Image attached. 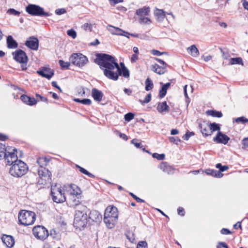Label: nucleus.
Masks as SVG:
<instances>
[{"instance_id": "473e14b6", "label": "nucleus", "mask_w": 248, "mask_h": 248, "mask_svg": "<svg viewBox=\"0 0 248 248\" xmlns=\"http://www.w3.org/2000/svg\"><path fill=\"white\" fill-rule=\"evenodd\" d=\"M206 114L214 117L220 118L222 116V114L220 111L214 110H208L206 111Z\"/></svg>"}, {"instance_id": "bb28decb", "label": "nucleus", "mask_w": 248, "mask_h": 248, "mask_svg": "<svg viewBox=\"0 0 248 248\" xmlns=\"http://www.w3.org/2000/svg\"><path fill=\"white\" fill-rule=\"evenodd\" d=\"M88 218L93 221L97 222L102 218V216L98 211L93 210L90 212Z\"/></svg>"}, {"instance_id": "9b49d317", "label": "nucleus", "mask_w": 248, "mask_h": 248, "mask_svg": "<svg viewBox=\"0 0 248 248\" xmlns=\"http://www.w3.org/2000/svg\"><path fill=\"white\" fill-rule=\"evenodd\" d=\"M34 236L40 240H45L48 235L47 230L44 227L37 226L34 227L32 230Z\"/></svg>"}, {"instance_id": "4be33fe9", "label": "nucleus", "mask_w": 248, "mask_h": 248, "mask_svg": "<svg viewBox=\"0 0 248 248\" xmlns=\"http://www.w3.org/2000/svg\"><path fill=\"white\" fill-rule=\"evenodd\" d=\"M20 99L24 103L30 106H33L37 103V101L34 98L29 97L25 94L22 95Z\"/></svg>"}, {"instance_id": "4d7b16f0", "label": "nucleus", "mask_w": 248, "mask_h": 248, "mask_svg": "<svg viewBox=\"0 0 248 248\" xmlns=\"http://www.w3.org/2000/svg\"><path fill=\"white\" fill-rule=\"evenodd\" d=\"M151 53L155 56H161V55L163 54L164 52H160L157 50L156 49H153L151 51Z\"/></svg>"}, {"instance_id": "1a4fd4ad", "label": "nucleus", "mask_w": 248, "mask_h": 248, "mask_svg": "<svg viewBox=\"0 0 248 248\" xmlns=\"http://www.w3.org/2000/svg\"><path fill=\"white\" fill-rule=\"evenodd\" d=\"M27 12L32 16H49V13L45 12L44 9L35 4H29L26 8Z\"/></svg>"}, {"instance_id": "49530a36", "label": "nucleus", "mask_w": 248, "mask_h": 248, "mask_svg": "<svg viewBox=\"0 0 248 248\" xmlns=\"http://www.w3.org/2000/svg\"><path fill=\"white\" fill-rule=\"evenodd\" d=\"M151 99V95L150 93L147 94V95L145 97V99L143 100H140V102L143 105L144 104H146L149 103Z\"/></svg>"}, {"instance_id": "7c9ffc66", "label": "nucleus", "mask_w": 248, "mask_h": 248, "mask_svg": "<svg viewBox=\"0 0 248 248\" xmlns=\"http://www.w3.org/2000/svg\"><path fill=\"white\" fill-rule=\"evenodd\" d=\"M189 54L194 57H197L199 56L200 52L195 45H193L188 47L187 49Z\"/></svg>"}, {"instance_id": "0eeeda50", "label": "nucleus", "mask_w": 248, "mask_h": 248, "mask_svg": "<svg viewBox=\"0 0 248 248\" xmlns=\"http://www.w3.org/2000/svg\"><path fill=\"white\" fill-rule=\"evenodd\" d=\"M12 55L15 60L21 64L22 70L25 71L27 70V63L28 61V58L26 53L22 50L18 49L13 52Z\"/></svg>"}, {"instance_id": "cd10ccee", "label": "nucleus", "mask_w": 248, "mask_h": 248, "mask_svg": "<svg viewBox=\"0 0 248 248\" xmlns=\"http://www.w3.org/2000/svg\"><path fill=\"white\" fill-rule=\"evenodd\" d=\"M117 219H115L114 218L113 219L105 217H104V221L108 229H112L114 228L117 222Z\"/></svg>"}, {"instance_id": "bf43d9fd", "label": "nucleus", "mask_w": 248, "mask_h": 248, "mask_svg": "<svg viewBox=\"0 0 248 248\" xmlns=\"http://www.w3.org/2000/svg\"><path fill=\"white\" fill-rule=\"evenodd\" d=\"M137 140L133 139L131 140V143L133 144L137 148H141L142 146H140V143L137 142Z\"/></svg>"}, {"instance_id": "8fccbe9b", "label": "nucleus", "mask_w": 248, "mask_h": 248, "mask_svg": "<svg viewBox=\"0 0 248 248\" xmlns=\"http://www.w3.org/2000/svg\"><path fill=\"white\" fill-rule=\"evenodd\" d=\"M123 33H122V34L121 35V36H125V37H127V38H129L130 35L131 36H133V37H139V34H138L130 33L125 31H124V32H123Z\"/></svg>"}, {"instance_id": "9d476101", "label": "nucleus", "mask_w": 248, "mask_h": 248, "mask_svg": "<svg viewBox=\"0 0 248 248\" xmlns=\"http://www.w3.org/2000/svg\"><path fill=\"white\" fill-rule=\"evenodd\" d=\"M17 150L12 147L9 148L8 150L5 154L3 158H4L5 163L7 165H11L15 163L16 161L19 160L17 159L16 154Z\"/></svg>"}, {"instance_id": "5701e85b", "label": "nucleus", "mask_w": 248, "mask_h": 248, "mask_svg": "<svg viewBox=\"0 0 248 248\" xmlns=\"http://www.w3.org/2000/svg\"><path fill=\"white\" fill-rule=\"evenodd\" d=\"M92 96L94 100L100 102L102 99L103 93L101 91L93 88L92 91Z\"/></svg>"}, {"instance_id": "393cba45", "label": "nucleus", "mask_w": 248, "mask_h": 248, "mask_svg": "<svg viewBox=\"0 0 248 248\" xmlns=\"http://www.w3.org/2000/svg\"><path fill=\"white\" fill-rule=\"evenodd\" d=\"M107 29L113 35L121 36L123 33V32H124V31L122 29L111 25H108Z\"/></svg>"}, {"instance_id": "a878e982", "label": "nucleus", "mask_w": 248, "mask_h": 248, "mask_svg": "<svg viewBox=\"0 0 248 248\" xmlns=\"http://www.w3.org/2000/svg\"><path fill=\"white\" fill-rule=\"evenodd\" d=\"M154 15L158 22L162 21L166 17L165 12L162 9H156Z\"/></svg>"}, {"instance_id": "09e8293b", "label": "nucleus", "mask_w": 248, "mask_h": 248, "mask_svg": "<svg viewBox=\"0 0 248 248\" xmlns=\"http://www.w3.org/2000/svg\"><path fill=\"white\" fill-rule=\"evenodd\" d=\"M137 248H148V245L146 241H140L137 246Z\"/></svg>"}, {"instance_id": "c85d7f7f", "label": "nucleus", "mask_w": 248, "mask_h": 248, "mask_svg": "<svg viewBox=\"0 0 248 248\" xmlns=\"http://www.w3.org/2000/svg\"><path fill=\"white\" fill-rule=\"evenodd\" d=\"M205 172L207 175L212 176L216 178H221L223 174L219 171L211 170L207 169L205 170Z\"/></svg>"}, {"instance_id": "3c124183", "label": "nucleus", "mask_w": 248, "mask_h": 248, "mask_svg": "<svg viewBox=\"0 0 248 248\" xmlns=\"http://www.w3.org/2000/svg\"><path fill=\"white\" fill-rule=\"evenodd\" d=\"M67 33L69 36L72 37L73 39L76 38L77 37V33L73 29L68 30Z\"/></svg>"}, {"instance_id": "f03ea898", "label": "nucleus", "mask_w": 248, "mask_h": 248, "mask_svg": "<svg viewBox=\"0 0 248 248\" xmlns=\"http://www.w3.org/2000/svg\"><path fill=\"white\" fill-rule=\"evenodd\" d=\"M88 208L83 204H76V213L74 221L76 229L81 230L85 228L88 222Z\"/></svg>"}, {"instance_id": "7ed1b4c3", "label": "nucleus", "mask_w": 248, "mask_h": 248, "mask_svg": "<svg viewBox=\"0 0 248 248\" xmlns=\"http://www.w3.org/2000/svg\"><path fill=\"white\" fill-rule=\"evenodd\" d=\"M37 162L40 167L38 170V173L39 178L38 181V184L39 185L46 186L51 182V172L44 166H46L48 161L46 157H40L37 160Z\"/></svg>"}, {"instance_id": "79ce46f5", "label": "nucleus", "mask_w": 248, "mask_h": 248, "mask_svg": "<svg viewBox=\"0 0 248 248\" xmlns=\"http://www.w3.org/2000/svg\"><path fill=\"white\" fill-rule=\"evenodd\" d=\"M216 168L219 170V171H220V172L227 170L229 169V167L228 166H222L221 163L217 164L216 165Z\"/></svg>"}, {"instance_id": "e433bc0d", "label": "nucleus", "mask_w": 248, "mask_h": 248, "mask_svg": "<svg viewBox=\"0 0 248 248\" xmlns=\"http://www.w3.org/2000/svg\"><path fill=\"white\" fill-rule=\"evenodd\" d=\"M76 167L79 169V170L82 173L88 176L89 177L91 178H93L94 177V176L88 171L86 169H84L83 168L77 165Z\"/></svg>"}, {"instance_id": "6e6552de", "label": "nucleus", "mask_w": 248, "mask_h": 248, "mask_svg": "<svg viewBox=\"0 0 248 248\" xmlns=\"http://www.w3.org/2000/svg\"><path fill=\"white\" fill-rule=\"evenodd\" d=\"M70 60L73 64L80 67L84 66L88 62L87 57L81 53H74Z\"/></svg>"}, {"instance_id": "ddd939ff", "label": "nucleus", "mask_w": 248, "mask_h": 248, "mask_svg": "<svg viewBox=\"0 0 248 248\" xmlns=\"http://www.w3.org/2000/svg\"><path fill=\"white\" fill-rule=\"evenodd\" d=\"M37 73L42 77L50 79L54 74V71L50 68L43 67L37 71Z\"/></svg>"}, {"instance_id": "6e6d98bb", "label": "nucleus", "mask_w": 248, "mask_h": 248, "mask_svg": "<svg viewBox=\"0 0 248 248\" xmlns=\"http://www.w3.org/2000/svg\"><path fill=\"white\" fill-rule=\"evenodd\" d=\"M66 12L64 8L57 9L55 10V14L58 15L63 14Z\"/></svg>"}, {"instance_id": "aec40b11", "label": "nucleus", "mask_w": 248, "mask_h": 248, "mask_svg": "<svg viewBox=\"0 0 248 248\" xmlns=\"http://www.w3.org/2000/svg\"><path fill=\"white\" fill-rule=\"evenodd\" d=\"M150 12L149 7L144 6L141 8L137 9L136 11V14L139 16V18L148 16Z\"/></svg>"}, {"instance_id": "603ef678", "label": "nucleus", "mask_w": 248, "mask_h": 248, "mask_svg": "<svg viewBox=\"0 0 248 248\" xmlns=\"http://www.w3.org/2000/svg\"><path fill=\"white\" fill-rule=\"evenodd\" d=\"M169 140L171 142L176 144H178V142L181 141L180 139L178 137H169Z\"/></svg>"}, {"instance_id": "f257e3e1", "label": "nucleus", "mask_w": 248, "mask_h": 248, "mask_svg": "<svg viewBox=\"0 0 248 248\" xmlns=\"http://www.w3.org/2000/svg\"><path fill=\"white\" fill-rule=\"evenodd\" d=\"M94 62L103 70L104 75L108 78L117 80L119 76L123 75L127 78L129 77V72L126 67L121 69L116 59L113 56L104 53H97Z\"/></svg>"}, {"instance_id": "680f3d73", "label": "nucleus", "mask_w": 248, "mask_h": 248, "mask_svg": "<svg viewBox=\"0 0 248 248\" xmlns=\"http://www.w3.org/2000/svg\"><path fill=\"white\" fill-rule=\"evenodd\" d=\"M217 248H228V247L225 243L219 242Z\"/></svg>"}, {"instance_id": "20e7f679", "label": "nucleus", "mask_w": 248, "mask_h": 248, "mask_svg": "<svg viewBox=\"0 0 248 248\" xmlns=\"http://www.w3.org/2000/svg\"><path fill=\"white\" fill-rule=\"evenodd\" d=\"M11 165L9 173L15 177L18 178L23 176L28 170L26 164L21 160L16 161Z\"/></svg>"}, {"instance_id": "13d9d810", "label": "nucleus", "mask_w": 248, "mask_h": 248, "mask_svg": "<svg viewBox=\"0 0 248 248\" xmlns=\"http://www.w3.org/2000/svg\"><path fill=\"white\" fill-rule=\"evenodd\" d=\"M92 103V101L89 99H83L81 100L80 103L84 105H90Z\"/></svg>"}, {"instance_id": "774afa93", "label": "nucleus", "mask_w": 248, "mask_h": 248, "mask_svg": "<svg viewBox=\"0 0 248 248\" xmlns=\"http://www.w3.org/2000/svg\"><path fill=\"white\" fill-rule=\"evenodd\" d=\"M243 145L245 147L248 148V137L244 138L242 140Z\"/></svg>"}, {"instance_id": "c9c22d12", "label": "nucleus", "mask_w": 248, "mask_h": 248, "mask_svg": "<svg viewBox=\"0 0 248 248\" xmlns=\"http://www.w3.org/2000/svg\"><path fill=\"white\" fill-rule=\"evenodd\" d=\"M145 90L149 91L153 88L154 84L150 78H147L145 81Z\"/></svg>"}, {"instance_id": "338daca9", "label": "nucleus", "mask_w": 248, "mask_h": 248, "mask_svg": "<svg viewBox=\"0 0 248 248\" xmlns=\"http://www.w3.org/2000/svg\"><path fill=\"white\" fill-rule=\"evenodd\" d=\"M130 234H127L126 235V237L131 243H134L135 241V238L134 237V235H133V234H131V236H130Z\"/></svg>"}, {"instance_id": "b1692460", "label": "nucleus", "mask_w": 248, "mask_h": 248, "mask_svg": "<svg viewBox=\"0 0 248 248\" xmlns=\"http://www.w3.org/2000/svg\"><path fill=\"white\" fill-rule=\"evenodd\" d=\"M156 109L159 113H162L163 112H169L170 107L167 105V102L166 101H164L158 104Z\"/></svg>"}, {"instance_id": "a211bd4d", "label": "nucleus", "mask_w": 248, "mask_h": 248, "mask_svg": "<svg viewBox=\"0 0 248 248\" xmlns=\"http://www.w3.org/2000/svg\"><path fill=\"white\" fill-rule=\"evenodd\" d=\"M199 127L202 135L208 136L211 135V131L210 129L209 124L205 122L199 124Z\"/></svg>"}, {"instance_id": "39448f33", "label": "nucleus", "mask_w": 248, "mask_h": 248, "mask_svg": "<svg viewBox=\"0 0 248 248\" xmlns=\"http://www.w3.org/2000/svg\"><path fill=\"white\" fill-rule=\"evenodd\" d=\"M36 219L34 212L25 210H21L18 214V221L21 224L25 226L32 225Z\"/></svg>"}, {"instance_id": "de8ad7c7", "label": "nucleus", "mask_w": 248, "mask_h": 248, "mask_svg": "<svg viewBox=\"0 0 248 248\" xmlns=\"http://www.w3.org/2000/svg\"><path fill=\"white\" fill-rule=\"evenodd\" d=\"M134 117V114L132 113L129 112L124 115V120L127 122L132 120Z\"/></svg>"}, {"instance_id": "4c0bfd02", "label": "nucleus", "mask_w": 248, "mask_h": 248, "mask_svg": "<svg viewBox=\"0 0 248 248\" xmlns=\"http://www.w3.org/2000/svg\"><path fill=\"white\" fill-rule=\"evenodd\" d=\"M209 125L210 126V129L211 131V134L213 132L216 131H219L220 130V127L218 124H217L215 123L209 124Z\"/></svg>"}, {"instance_id": "5fc2aeb1", "label": "nucleus", "mask_w": 248, "mask_h": 248, "mask_svg": "<svg viewBox=\"0 0 248 248\" xmlns=\"http://www.w3.org/2000/svg\"><path fill=\"white\" fill-rule=\"evenodd\" d=\"M129 194L136 201L138 202H144V201L134 195L133 193L130 192Z\"/></svg>"}, {"instance_id": "58836bf2", "label": "nucleus", "mask_w": 248, "mask_h": 248, "mask_svg": "<svg viewBox=\"0 0 248 248\" xmlns=\"http://www.w3.org/2000/svg\"><path fill=\"white\" fill-rule=\"evenodd\" d=\"M139 22L140 24H150L152 22L150 18L146 16L139 18Z\"/></svg>"}, {"instance_id": "dca6fc26", "label": "nucleus", "mask_w": 248, "mask_h": 248, "mask_svg": "<svg viewBox=\"0 0 248 248\" xmlns=\"http://www.w3.org/2000/svg\"><path fill=\"white\" fill-rule=\"evenodd\" d=\"M1 240L7 248L13 247L15 244V239L11 235L3 234L1 237Z\"/></svg>"}, {"instance_id": "a18cd8bd", "label": "nucleus", "mask_w": 248, "mask_h": 248, "mask_svg": "<svg viewBox=\"0 0 248 248\" xmlns=\"http://www.w3.org/2000/svg\"><path fill=\"white\" fill-rule=\"evenodd\" d=\"M92 26L91 24L86 23L82 26V28L85 31H91L92 30Z\"/></svg>"}, {"instance_id": "a19ab883", "label": "nucleus", "mask_w": 248, "mask_h": 248, "mask_svg": "<svg viewBox=\"0 0 248 248\" xmlns=\"http://www.w3.org/2000/svg\"><path fill=\"white\" fill-rule=\"evenodd\" d=\"M7 13L10 15H14L15 16H19L20 14V12L16 10L13 8H10L8 9L7 11Z\"/></svg>"}, {"instance_id": "ea45409f", "label": "nucleus", "mask_w": 248, "mask_h": 248, "mask_svg": "<svg viewBox=\"0 0 248 248\" xmlns=\"http://www.w3.org/2000/svg\"><path fill=\"white\" fill-rule=\"evenodd\" d=\"M236 123H241L242 124H245L246 123H248V119L246 118L245 117H240L236 118H235L233 120V122Z\"/></svg>"}, {"instance_id": "f704fd0d", "label": "nucleus", "mask_w": 248, "mask_h": 248, "mask_svg": "<svg viewBox=\"0 0 248 248\" xmlns=\"http://www.w3.org/2000/svg\"><path fill=\"white\" fill-rule=\"evenodd\" d=\"M8 150V148H6L5 145L0 142V159L3 158Z\"/></svg>"}, {"instance_id": "c03bdc74", "label": "nucleus", "mask_w": 248, "mask_h": 248, "mask_svg": "<svg viewBox=\"0 0 248 248\" xmlns=\"http://www.w3.org/2000/svg\"><path fill=\"white\" fill-rule=\"evenodd\" d=\"M153 157L155 158H156L158 160H163L165 159V154H159L157 153H154L152 155Z\"/></svg>"}, {"instance_id": "2eb2a0df", "label": "nucleus", "mask_w": 248, "mask_h": 248, "mask_svg": "<svg viewBox=\"0 0 248 248\" xmlns=\"http://www.w3.org/2000/svg\"><path fill=\"white\" fill-rule=\"evenodd\" d=\"M213 140L217 143L226 144L230 140V138L219 131L217 133L216 136L214 138Z\"/></svg>"}, {"instance_id": "2f4dec72", "label": "nucleus", "mask_w": 248, "mask_h": 248, "mask_svg": "<svg viewBox=\"0 0 248 248\" xmlns=\"http://www.w3.org/2000/svg\"><path fill=\"white\" fill-rule=\"evenodd\" d=\"M170 86V83L168 82L163 85L161 90L159 91V96L160 98L164 97L167 93V90L169 88Z\"/></svg>"}, {"instance_id": "864d4df0", "label": "nucleus", "mask_w": 248, "mask_h": 248, "mask_svg": "<svg viewBox=\"0 0 248 248\" xmlns=\"http://www.w3.org/2000/svg\"><path fill=\"white\" fill-rule=\"evenodd\" d=\"M193 135H194L193 132L188 131L183 136L182 138L184 140H187L189 139V138Z\"/></svg>"}, {"instance_id": "f3484780", "label": "nucleus", "mask_w": 248, "mask_h": 248, "mask_svg": "<svg viewBox=\"0 0 248 248\" xmlns=\"http://www.w3.org/2000/svg\"><path fill=\"white\" fill-rule=\"evenodd\" d=\"M159 168L164 172L168 174H172L174 173V169L166 162L160 163Z\"/></svg>"}, {"instance_id": "37998d69", "label": "nucleus", "mask_w": 248, "mask_h": 248, "mask_svg": "<svg viewBox=\"0 0 248 248\" xmlns=\"http://www.w3.org/2000/svg\"><path fill=\"white\" fill-rule=\"evenodd\" d=\"M59 63L62 68L68 69L70 65L69 62H64L62 60H59Z\"/></svg>"}, {"instance_id": "423d86ee", "label": "nucleus", "mask_w": 248, "mask_h": 248, "mask_svg": "<svg viewBox=\"0 0 248 248\" xmlns=\"http://www.w3.org/2000/svg\"><path fill=\"white\" fill-rule=\"evenodd\" d=\"M51 195L53 202L57 203H63L66 201V197L61 186L57 185L52 186L51 188Z\"/></svg>"}, {"instance_id": "f8f14e48", "label": "nucleus", "mask_w": 248, "mask_h": 248, "mask_svg": "<svg viewBox=\"0 0 248 248\" xmlns=\"http://www.w3.org/2000/svg\"><path fill=\"white\" fill-rule=\"evenodd\" d=\"M104 217L118 220V211L115 206H108L105 210Z\"/></svg>"}, {"instance_id": "052dcab7", "label": "nucleus", "mask_w": 248, "mask_h": 248, "mask_svg": "<svg viewBox=\"0 0 248 248\" xmlns=\"http://www.w3.org/2000/svg\"><path fill=\"white\" fill-rule=\"evenodd\" d=\"M155 60L156 61H157V62H158L160 64H161L162 65L161 66H165V67H167V64L163 60H162L160 59L157 58H155Z\"/></svg>"}, {"instance_id": "6ab92c4d", "label": "nucleus", "mask_w": 248, "mask_h": 248, "mask_svg": "<svg viewBox=\"0 0 248 248\" xmlns=\"http://www.w3.org/2000/svg\"><path fill=\"white\" fill-rule=\"evenodd\" d=\"M67 188L71 195L77 196L81 194L80 188L76 185L70 184L67 186Z\"/></svg>"}, {"instance_id": "0e129e2a", "label": "nucleus", "mask_w": 248, "mask_h": 248, "mask_svg": "<svg viewBox=\"0 0 248 248\" xmlns=\"http://www.w3.org/2000/svg\"><path fill=\"white\" fill-rule=\"evenodd\" d=\"M220 232L222 234H229L231 233V232L228 229L223 228L221 229Z\"/></svg>"}, {"instance_id": "4468645a", "label": "nucleus", "mask_w": 248, "mask_h": 248, "mask_svg": "<svg viewBox=\"0 0 248 248\" xmlns=\"http://www.w3.org/2000/svg\"><path fill=\"white\" fill-rule=\"evenodd\" d=\"M25 45L32 50H37L39 46L38 39L34 36L30 37L26 41Z\"/></svg>"}, {"instance_id": "72a5a7b5", "label": "nucleus", "mask_w": 248, "mask_h": 248, "mask_svg": "<svg viewBox=\"0 0 248 248\" xmlns=\"http://www.w3.org/2000/svg\"><path fill=\"white\" fill-rule=\"evenodd\" d=\"M229 63L232 65L235 64H239L242 65H244L242 59L240 57L231 58L229 61Z\"/></svg>"}, {"instance_id": "69168bd1", "label": "nucleus", "mask_w": 248, "mask_h": 248, "mask_svg": "<svg viewBox=\"0 0 248 248\" xmlns=\"http://www.w3.org/2000/svg\"><path fill=\"white\" fill-rule=\"evenodd\" d=\"M138 59V54H133L131 58V62H136Z\"/></svg>"}, {"instance_id": "c756f323", "label": "nucleus", "mask_w": 248, "mask_h": 248, "mask_svg": "<svg viewBox=\"0 0 248 248\" xmlns=\"http://www.w3.org/2000/svg\"><path fill=\"white\" fill-rule=\"evenodd\" d=\"M7 47L9 48H16L18 46L17 42L10 35L7 38Z\"/></svg>"}, {"instance_id": "412c9836", "label": "nucleus", "mask_w": 248, "mask_h": 248, "mask_svg": "<svg viewBox=\"0 0 248 248\" xmlns=\"http://www.w3.org/2000/svg\"><path fill=\"white\" fill-rule=\"evenodd\" d=\"M151 68L153 72L158 75L163 74L166 71V67L160 66L156 63L152 65Z\"/></svg>"}, {"instance_id": "e2e57ef3", "label": "nucleus", "mask_w": 248, "mask_h": 248, "mask_svg": "<svg viewBox=\"0 0 248 248\" xmlns=\"http://www.w3.org/2000/svg\"><path fill=\"white\" fill-rule=\"evenodd\" d=\"M177 212L178 214L181 216H184L185 215V212L184 209L183 207H179L177 209Z\"/></svg>"}]
</instances>
